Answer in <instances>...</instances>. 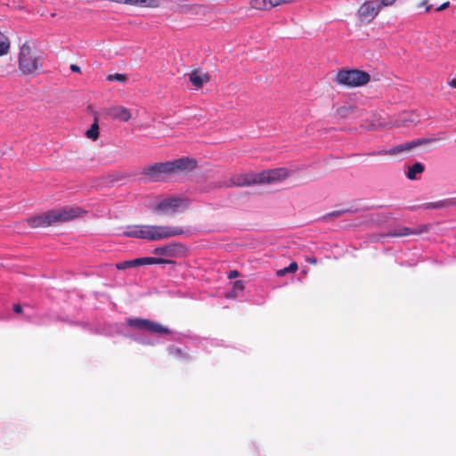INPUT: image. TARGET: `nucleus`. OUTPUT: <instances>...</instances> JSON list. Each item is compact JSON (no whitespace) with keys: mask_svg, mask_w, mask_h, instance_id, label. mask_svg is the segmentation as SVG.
<instances>
[{"mask_svg":"<svg viewBox=\"0 0 456 456\" xmlns=\"http://www.w3.org/2000/svg\"><path fill=\"white\" fill-rule=\"evenodd\" d=\"M289 172L283 167L264 170L259 173L261 183H271L283 181L288 178Z\"/></svg>","mask_w":456,"mask_h":456,"instance_id":"9b49d317","label":"nucleus"},{"mask_svg":"<svg viewBox=\"0 0 456 456\" xmlns=\"http://www.w3.org/2000/svg\"><path fill=\"white\" fill-rule=\"evenodd\" d=\"M419 6H424L427 12H430V10H431V5L428 4V0H422L419 4Z\"/></svg>","mask_w":456,"mask_h":456,"instance_id":"c85d7f7f","label":"nucleus"},{"mask_svg":"<svg viewBox=\"0 0 456 456\" xmlns=\"http://www.w3.org/2000/svg\"><path fill=\"white\" fill-rule=\"evenodd\" d=\"M231 185L244 187L260 183L259 173H246L233 175L231 177Z\"/></svg>","mask_w":456,"mask_h":456,"instance_id":"ddd939ff","label":"nucleus"},{"mask_svg":"<svg viewBox=\"0 0 456 456\" xmlns=\"http://www.w3.org/2000/svg\"><path fill=\"white\" fill-rule=\"evenodd\" d=\"M449 86H450L452 88H456V78H452V80H450V82H449Z\"/></svg>","mask_w":456,"mask_h":456,"instance_id":"72a5a7b5","label":"nucleus"},{"mask_svg":"<svg viewBox=\"0 0 456 456\" xmlns=\"http://www.w3.org/2000/svg\"><path fill=\"white\" fill-rule=\"evenodd\" d=\"M296 0H250V5L256 10H271L273 7L290 4Z\"/></svg>","mask_w":456,"mask_h":456,"instance_id":"4468645a","label":"nucleus"},{"mask_svg":"<svg viewBox=\"0 0 456 456\" xmlns=\"http://www.w3.org/2000/svg\"><path fill=\"white\" fill-rule=\"evenodd\" d=\"M182 204L183 200L180 198H167L154 207V211L160 215L173 216L178 211Z\"/></svg>","mask_w":456,"mask_h":456,"instance_id":"6e6552de","label":"nucleus"},{"mask_svg":"<svg viewBox=\"0 0 456 456\" xmlns=\"http://www.w3.org/2000/svg\"><path fill=\"white\" fill-rule=\"evenodd\" d=\"M430 229L429 224H420L415 228L398 226L388 232L390 237H403L409 235H420L428 232Z\"/></svg>","mask_w":456,"mask_h":456,"instance_id":"f8f14e48","label":"nucleus"},{"mask_svg":"<svg viewBox=\"0 0 456 456\" xmlns=\"http://www.w3.org/2000/svg\"><path fill=\"white\" fill-rule=\"evenodd\" d=\"M86 213L79 207H65L61 209H51L40 215L33 216L26 220L31 228H45L57 223H65L79 217Z\"/></svg>","mask_w":456,"mask_h":456,"instance_id":"7ed1b4c3","label":"nucleus"},{"mask_svg":"<svg viewBox=\"0 0 456 456\" xmlns=\"http://www.w3.org/2000/svg\"><path fill=\"white\" fill-rule=\"evenodd\" d=\"M239 275H240V273L237 270H232L229 273L228 278L234 279V278H237Z\"/></svg>","mask_w":456,"mask_h":456,"instance_id":"2f4dec72","label":"nucleus"},{"mask_svg":"<svg viewBox=\"0 0 456 456\" xmlns=\"http://www.w3.org/2000/svg\"><path fill=\"white\" fill-rule=\"evenodd\" d=\"M306 261L310 264L315 265L317 263V260L315 257H307Z\"/></svg>","mask_w":456,"mask_h":456,"instance_id":"f704fd0d","label":"nucleus"},{"mask_svg":"<svg viewBox=\"0 0 456 456\" xmlns=\"http://www.w3.org/2000/svg\"><path fill=\"white\" fill-rule=\"evenodd\" d=\"M87 138L91 140H97L99 137V126L97 119L94 120V124L91 126V127L86 131V133Z\"/></svg>","mask_w":456,"mask_h":456,"instance_id":"412c9836","label":"nucleus"},{"mask_svg":"<svg viewBox=\"0 0 456 456\" xmlns=\"http://www.w3.org/2000/svg\"><path fill=\"white\" fill-rule=\"evenodd\" d=\"M298 269L297 262H291L289 266L277 271L276 275L279 277L284 276L288 273H296Z\"/></svg>","mask_w":456,"mask_h":456,"instance_id":"4be33fe9","label":"nucleus"},{"mask_svg":"<svg viewBox=\"0 0 456 456\" xmlns=\"http://www.w3.org/2000/svg\"><path fill=\"white\" fill-rule=\"evenodd\" d=\"M106 79L108 81H118L120 83H125L127 80V77L126 74L115 73L109 75Z\"/></svg>","mask_w":456,"mask_h":456,"instance_id":"5701e85b","label":"nucleus"},{"mask_svg":"<svg viewBox=\"0 0 456 456\" xmlns=\"http://www.w3.org/2000/svg\"><path fill=\"white\" fill-rule=\"evenodd\" d=\"M196 159L183 157L173 161L159 162L146 166L142 168V174L148 180L158 182L162 180L165 175L191 171L196 168Z\"/></svg>","mask_w":456,"mask_h":456,"instance_id":"f03ea898","label":"nucleus"},{"mask_svg":"<svg viewBox=\"0 0 456 456\" xmlns=\"http://www.w3.org/2000/svg\"><path fill=\"white\" fill-rule=\"evenodd\" d=\"M168 251L167 247H159L154 249V253L158 255H167Z\"/></svg>","mask_w":456,"mask_h":456,"instance_id":"a878e982","label":"nucleus"},{"mask_svg":"<svg viewBox=\"0 0 456 456\" xmlns=\"http://www.w3.org/2000/svg\"><path fill=\"white\" fill-rule=\"evenodd\" d=\"M23 311L22 306L20 304L13 305V312L16 314H21Z\"/></svg>","mask_w":456,"mask_h":456,"instance_id":"7c9ffc66","label":"nucleus"},{"mask_svg":"<svg viewBox=\"0 0 456 456\" xmlns=\"http://www.w3.org/2000/svg\"><path fill=\"white\" fill-rule=\"evenodd\" d=\"M396 0H379L381 6H391Z\"/></svg>","mask_w":456,"mask_h":456,"instance_id":"bb28decb","label":"nucleus"},{"mask_svg":"<svg viewBox=\"0 0 456 456\" xmlns=\"http://www.w3.org/2000/svg\"><path fill=\"white\" fill-rule=\"evenodd\" d=\"M42 68V62L39 58L31 49L28 43H24L19 53V69L25 74L29 75L35 73L37 69Z\"/></svg>","mask_w":456,"mask_h":456,"instance_id":"39448f33","label":"nucleus"},{"mask_svg":"<svg viewBox=\"0 0 456 456\" xmlns=\"http://www.w3.org/2000/svg\"><path fill=\"white\" fill-rule=\"evenodd\" d=\"M126 4L146 8H158L161 4L160 0H126Z\"/></svg>","mask_w":456,"mask_h":456,"instance_id":"f3484780","label":"nucleus"},{"mask_svg":"<svg viewBox=\"0 0 456 456\" xmlns=\"http://www.w3.org/2000/svg\"><path fill=\"white\" fill-rule=\"evenodd\" d=\"M70 69L73 71V72H80V67L76 65V64H71L70 66Z\"/></svg>","mask_w":456,"mask_h":456,"instance_id":"473e14b6","label":"nucleus"},{"mask_svg":"<svg viewBox=\"0 0 456 456\" xmlns=\"http://www.w3.org/2000/svg\"><path fill=\"white\" fill-rule=\"evenodd\" d=\"M354 110V108L353 107H346V106H343V107H340L338 109V113L340 117H343V118H346L347 117L350 113H352Z\"/></svg>","mask_w":456,"mask_h":456,"instance_id":"b1692460","label":"nucleus"},{"mask_svg":"<svg viewBox=\"0 0 456 456\" xmlns=\"http://www.w3.org/2000/svg\"><path fill=\"white\" fill-rule=\"evenodd\" d=\"M10 49L8 37L0 31V56L6 54Z\"/></svg>","mask_w":456,"mask_h":456,"instance_id":"aec40b11","label":"nucleus"},{"mask_svg":"<svg viewBox=\"0 0 456 456\" xmlns=\"http://www.w3.org/2000/svg\"><path fill=\"white\" fill-rule=\"evenodd\" d=\"M449 6H450V2L447 1V2H444V4H442L440 6H438L436 9V12H441V11H444V10L447 9Z\"/></svg>","mask_w":456,"mask_h":456,"instance_id":"c756f323","label":"nucleus"},{"mask_svg":"<svg viewBox=\"0 0 456 456\" xmlns=\"http://www.w3.org/2000/svg\"><path fill=\"white\" fill-rule=\"evenodd\" d=\"M185 230L180 226L169 225H129L123 232L126 237L143 239L150 241L167 240L183 235Z\"/></svg>","mask_w":456,"mask_h":456,"instance_id":"f257e3e1","label":"nucleus"},{"mask_svg":"<svg viewBox=\"0 0 456 456\" xmlns=\"http://www.w3.org/2000/svg\"><path fill=\"white\" fill-rule=\"evenodd\" d=\"M126 324L138 330H146L154 334L161 335L171 333V330L168 328L149 319L128 318L126 320Z\"/></svg>","mask_w":456,"mask_h":456,"instance_id":"423d86ee","label":"nucleus"},{"mask_svg":"<svg viewBox=\"0 0 456 456\" xmlns=\"http://www.w3.org/2000/svg\"><path fill=\"white\" fill-rule=\"evenodd\" d=\"M187 7V4L185 0H180L176 2V10H182Z\"/></svg>","mask_w":456,"mask_h":456,"instance_id":"cd10ccee","label":"nucleus"},{"mask_svg":"<svg viewBox=\"0 0 456 456\" xmlns=\"http://www.w3.org/2000/svg\"><path fill=\"white\" fill-rule=\"evenodd\" d=\"M189 80L197 88L201 87L205 83L209 81V75L207 73H201L200 70L195 69L189 75Z\"/></svg>","mask_w":456,"mask_h":456,"instance_id":"dca6fc26","label":"nucleus"},{"mask_svg":"<svg viewBox=\"0 0 456 456\" xmlns=\"http://www.w3.org/2000/svg\"><path fill=\"white\" fill-rule=\"evenodd\" d=\"M380 9L377 1H365L357 11L358 19L362 23L369 24L379 15Z\"/></svg>","mask_w":456,"mask_h":456,"instance_id":"0eeeda50","label":"nucleus"},{"mask_svg":"<svg viewBox=\"0 0 456 456\" xmlns=\"http://www.w3.org/2000/svg\"><path fill=\"white\" fill-rule=\"evenodd\" d=\"M232 289L234 292H240L244 289V283L242 281H236L233 282Z\"/></svg>","mask_w":456,"mask_h":456,"instance_id":"393cba45","label":"nucleus"},{"mask_svg":"<svg viewBox=\"0 0 456 456\" xmlns=\"http://www.w3.org/2000/svg\"><path fill=\"white\" fill-rule=\"evenodd\" d=\"M456 205V200L448 199L444 200H440L436 202L428 203L425 206V208H449L451 206Z\"/></svg>","mask_w":456,"mask_h":456,"instance_id":"a211bd4d","label":"nucleus"},{"mask_svg":"<svg viewBox=\"0 0 456 456\" xmlns=\"http://www.w3.org/2000/svg\"><path fill=\"white\" fill-rule=\"evenodd\" d=\"M342 212L341 211H337V212H333L331 215L332 216H339Z\"/></svg>","mask_w":456,"mask_h":456,"instance_id":"c9c22d12","label":"nucleus"},{"mask_svg":"<svg viewBox=\"0 0 456 456\" xmlns=\"http://www.w3.org/2000/svg\"><path fill=\"white\" fill-rule=\"evenodd\" d=\"M424 171V165L420 162H416L412 166L409 167L407 172V177L410 180H415L417 174H421Z\"/></svg>","mask_w":456,"mask_h":456,"instance_id":"6ab92c4d","label":"nucleus"},{"mask_svg":"<svg viewBox=\"0 0 456 456\" xmlns=\"http://www.w3.org/2000/svg\"><path fill=\"white\" fill-rule=\"evenodd\" d=\"M370 76L368 72L359 69H342L339 70L334 81L342 86L346 87H358L362 86L369 83Z\"/></svg>","mask_w":456,"mask_h":456,"instance_id":"20e7f679","label":"nucleus"},{"mask_svg":"<svg viewBox=\"0 0 456 456\" xmlns=\"http://www.w3.org/2000/svg\"><path fill=\"white\" fill-rule=\"evenodd\" d=\"M106 113L113 119L127 122L132 115L130 110L124 106H112L107 109Z\"/></svg>","mask_w":456,"mask_h":456,"instance_id":"2eb2a0df","label":"nucleus"},{"mask_svg":"<svg viewBox=\"0 0 456 456\" xmlns=\"http://www.w3.org/2000/svg\"><path fill=\"white\" fill-rule=\"evenodd\" d=\"M168 261L164 258L147 256V257H140V258H135L133 260L119 262L116 265V268L118 270H126L128 268L138 267V266L145 265L165 264Z\"/></svg>","mask_w":456,"mask_h":456,"instance_id":"9d476101","label":"nucleus"},{"mask_svg":"<svg viewBox=\"0 0 456 456\" xmlns=\"http://www.w3.org/2000/svg\"><path fill=\"white\" fill-rule=\"evenodd\" d=\"M429 142H431V140L418 139V140L405 142L403 144H400L396 147H394L393 149H391L389 151L382 150V151H373V152L369 153L368 155H370V156H375V155L385 156L387 154L396 155V154L402 153L403 151H409L417 146L422 145V144Z\"/></svg>","mask_w":456,"mask_h":456,"instance_id":"1a4fd4ad","label":"nucleus"}]
</instances>
